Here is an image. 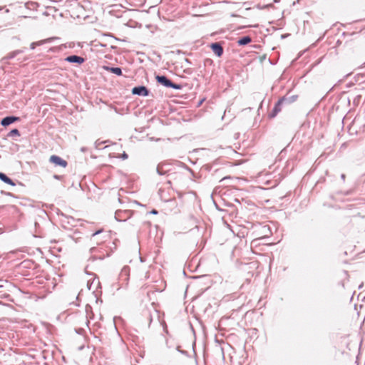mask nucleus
I'll return each instance as SVG.
<instances>
[{"mask_svg": "<svg viewBox=\"0 0 365 365\" xmlns=\"http://www.w3.org/2000/svg\"><path fill=\"white\" fill-rule=\"evenodd\" d=\"M152 317L149 314V321H150V323H149V325L150 324L151 322H152Z\"/></svg>", "mask_w": 365, "mask_h": 365, "instance_id": "2f4dec72", "label": "nucleus"}, {"mask_svg": "<svg viewBox=\"0 0 365 365\" xmlns=\"http://www.w3.org/2000/svg\"><path fill=\"white\" fill-rule=\"evenodd\" d=\"M101 232H102V230H98L96 231L94 233H93L92 237H94L96 235L100 234Z\"/></svg>", "mask_w": 365, "mask_h": 365, "instance_id": "b1692460", "label": "nucleus"}, {"mask_svg": "<svg viewBox=\"0 0 365 365\" xmlns=\"http://www.w3.org/2000/svg\"><path fill=\"white\" fill-rule=\"evenodd\" d=\"M20 120L19 117H16L14 115H9L3 118L1 120V125L4 127L9 126V125Z\"/></svg>", "mask_w": 365, "mask_h": 365, "instance_id": "0eeeda50", "label": "nucleus"}, {"mask_svg": "<svg viewBox=\"0 0 365 365\" xmlns=\"http://www.w3.org/2000/svg\"><path fill=\"white\" fill-rule=\"evenodd\" d=\"M24 52V50H23V49L15 50V51L11 52V53H8L6 56L3 57L1 58V62L3 63H7L9 60L13 59L17 55H19L20 53H22Z\"/></svg>", "mask_w": 365, "mask_h": 365, "instance_id": "9d476101", "label": "nucleus"}, {"mask_svg": "<svg viewBox=\"0 0 365 365\" xmlns=\"http://www.w3.org/2000/svg\"><path fill=\"white\" fill-rule=\"evenodd\" d=\"M104 258L103 256H99V257H96L95 255H93L91 259H92L93 260H95L96 259H103Z\"/></svg>", "mask_w": 365, "mask_h": 365, "instance_id": "5701e85b", "label": "nucleus"}, {"mask_svg": "<svg viewBox=\"0 0 365 365\" xmlns=\"http://www.w3.org/2000/svg\"><path fill=\"white\" fill-rule=\"evenodd\" d=\"M53 177H54V178L58 179V180H60L62 178V176L58 175H55Z\"/></svg>", "mask_w": 365, "mask_h": 365, "instance_id": "cd10ccee", "label": "nucleus"}, {"mask_svg": "<svg viewBox=\"0 0 365 365\" xmlns=\"http://www.w3.org/2000/svg\"><path fill=\"white\" fill-rule=\"evenodd\" d=\"M105 143V141H99V140H96L95 142V147L97 149H100L101 146Z\"/></svg>", "mask_w": 365, "mask_h": 365, "instance_id": "412c9836", "label": "nucleus"}, {"mask_svg": "<svg viewBox=\"0 0 365 365\" xmlns=\"http://www.w3.org/2000/svg\"><path fill=\"white\" fill-rule=\"evenodd\" d=\"M341 180H342L343 181H344V180H345V179H346V175H345V174H341Z\"/></svg>", "mask_w": 365, "mask_h": 365, "instance_id": "c85d7f7f", "label": "nucleus"}, {"mask_svg": "<svg viewBox=\"0 0 365 365\" xmlns=\"http://www.w3.org/2000/svg\"><path fill=\"white\" fill-rule=\"evenodd\" d=\"M150 91L145 86H135L132 89V94L139 96H148Z\"/></svg>", "mask_w": 365, "mask_h": 365, "instance_id": "7ed1b4c3", "label": "nucleus"}, {"mask_svg": "<svg viewBox=\"0 0 365 365\" xmlns=\"http://www.w3.org/2000/svg\"><path fill=\"white\" fill-rule=\"evenodd\" d=\"M86 59L77 55H71L65 58V61L71 63H76L81 65L85 62Z\"/></svg>", "mask_w": 365, "mask_h": 365, "instance_id": "423d86ee", "label": "nucleus"}, {"mask_svg": "<svg viewBox=\"0 0 365 365\" xmlns=\"http://www.w3.org/2000/svg\"><path fill=\"white\" fill-rule=\"evenodd\" d=\"M203 277H205V276H197V277H195V278H196V279H202Z\"/></svg>", "mask_w": 365, "mask_h": 365, "instance_id": "7c9ffc66", "label": "nucleus"}, {"mask_svg": "<svg viewBox=\"0 0 365 365\" xmlns=\"http://www.w3.org/2000/svg\"><path fill=\"white\" fill-rule=\"evenodd\" d=\"M59 220L61 226L66 230H71L72 227H76L78 222V220H76L71 216L66 215L62 212H58Z\"/></svg>", "mask_w": 365, "mask_h": 365, "instance_id": "f257e3e1", "label": "nucleus"}, {"mask_svg": "<svg viewBox=\"0 0 365 365\" xmlns=\"http://www.w3.org/2000/svg\"><path fill=\"white\" fill-rule=\"evenodd\" d=\"M182 87H183L182 85L173 83V81H172V85H170V88H172L175 90H181L182 88Z\"/></svg>", "mask_w": 365, "mask_h": 365, "instance_id": "aec40b11", "label": "nucleus"}, {"mask_svg": "<svg viewBox=\"0 0 365 365\" xmlns=\"http://www.w3.org/2000/svg\"><path fill=\"white\" fill-rule=\"evenodd\" d=\"M213 53L217 56L221 57L224 53V48L220 42L212 43L210 46Z\"/></svg>", "mask_w": 365, "mask_h": 365, "instance_id": "39448f33", "label": "nucleus"}, {"mask_svg": "<svg viewBox=\"0 0 365 365\" xmlns=\"http://www.w3.org/2000/svg\"><path fill=\"white\" fill-rule=\"evenodd\" d=\"M285 99H279L278 101L275 103L273 109L272 110V111L269 113V117L272 118H274L279 112L281 111V106L282 105H283V101H284Z\"/></svg>", "mask_w": 365, "mask_h": 365, "instance_id": "1a4fd4ad", "label": "nucleus"}, {"mask_svg": "<svg viewBox=\"0 0 365 365\" xmlns=\"http://www.w3.org/2000/svg\"><path fill=\"white\" fill-rule=\"evenodd\" d=\"M165 166V164L163 163H160L158 165L156 168V172L159 175H166L168 170H165L164 167Z\"/></svg>", "mask_w": 365, "mask_h": 365, "instance_id": "2eb2a0df", "label": "nucleus"}, {"mask_svg": "<svg viewBox=\"0 0 365 365\" xmlns=\"http://www.w3.org/2000/svg\"><path fill=\"white\" fill-rule=\"evenodd\" d=\"M128 158V154H127V153H125L124 152V153L122 154V158H123V160H125V159H127Z\"/></svg>", "mask_w": 365, "mask_h": 365, "instance_id": "393cba45", "label": "nucleus"}, {"mask_svg": "<svg viewBox=\"0 0 365 365\" xmlns=\"http://www.w3.org/2000/svg\"><path fill=\"white\" fill-rule=\"evenodd\" d=\"M212 63V60L210 58H207V59H205V63Z\"/></svg>", "mask_w": 365, "mask_h": 365, "instance_id": "a878e982", "label": "nucleus"}, {"mask_svg": "<svg viewBox=\"0 0 365 365\" xmlns=\"http://www.w3.org/2000/svg\"><path fill=\"white\" fill-rule=\"evenodd\" d=\"M0 180L8 185H16V183L4 173L0 172Z\"/></svg>", "mask_w": 365, "mask_h": 365, "instance_id": "4468645a", "label": "nucleus"}, {"mask_svg": "<svg viewBox=\"0 0 365 365\" xmlns=\"http://www.w3.org/2000/svg\"><path fill=\"white\" fill-rule=\"evenodd\" d=\"M133 211L130 210H118L115 212V218L117 221H126L131 217Z\"/></svg>", "mask_w": 365, "mask_h": 365, "instance_id": "f03ea898", "label": "nucleus"}, {"mask_svg": "<svg viewBox=\"0 0 365 365\" xmlns=\"http://www.w3.org/2000/svg\"><path fill=\"white\" fill-rule=\"evenodd\" d=\"M185 62H186L187 63L191 64V61H190L188 58H186V59H185Z\"/></svg>", "mask_w": 365, "mask_h": 365, "instance_id": "c756f323", "label": "nucleus"}, {"mask_svg": "<svg viewBox=\"0 0 365 365\" xmlns=\"http://www.w3.org/2000/svg\"><path fill=\"white\" fill-rule=\"evenodd\" d=\"M279 0H275L274 2H277Z\"/></svg>", "mask_w": 365, "mask_h": 365, "instance_id": "f704fd0d", "label": "nucleus"}, {"mask_svg": "<svg viewBox=\"0 0 365 365\" xmlns=\"http://www.w3.org/2000/svg\"><path fill=\"white\" fill-rule=\"evenodd\" d=\"M297 98H298L297 95H292V96L286 95V96H283L282 98H281L280 99H285L284 101H283V103L286 104V105H289V104H291V103H294V101H296Z\"/></svg>", "mask_w": 365, "mask_h": 365, "instance_id": "9b49d317", "label": "nucleus"}, {"mask_svg": "<svg viewBox=\"0 0 365 365\" xmlns=\"http://www.w3.org/2000/svg\"><path fill=\"white\" fill-rule=\"evenodd\" d=\"M202 101H203V100H202V101H200L199 105H201V104H202Z\"/></svg>", "mask_w": 365, "mask_h": 365, "instance_id": "72a5a7b5", "label": "nucleus"}, {"mask_svg": "<svg viewBox=\"0 0 365 365\" xmlns=\"http://www.w3.org/2000/svg\"><path fill=\"white\" fill-rule=\"evenodd\" d=\"M86 317L88 319H93L94 317V314L93 312L92 307L89 304H87L86 306Z\"/></svg>", "mask_w": 365, "mask_h": 365, "instance_id": "f3484780", "label": "nucleus"}, {"mask_svg": "<svg viewBox=\"0 0 365 365\" xmlns=\"http://www.w3.org/2000/svg\"><path fill=\"white\" fill-rule=\"evenodd\" d=\"M14 136H20V132L16 128L12 129L7 134V137H14Z\"/></svg>", "mask_w": 365, "mask_h": 365, "instance_id": "6ab92c4d", "label": "nucleus"}, {"mask_svg": "<svg viewBox=\"0 0 365 365\" xmlns=\"http://www.w3.org/2000/svg\"><path fill=\"white\" fill-rule=\"evenodd\" d=\"M155 79L158 83L166 88H170V85H172V81L170 80L166 76L157 75L155 76Z\"/></svg>", "mask_w": 365, "mask_h": 365, "instance_id": "6e6552de", "label": "nucleus"}, {"mask_svg": "<svg viewBox=\"0 0 365 365\" xmlns=\"http://www.w3.org/2000/svg\"><path fill=\"white\" fill-rule=\"evenodd\" d=\"M105 70L114 73L118 76H122V69L120 67H110V66H105Z\"/></svg>", "mask_w": 365, "mask_h": 365, "instance_id": "ddd939ff", "label": "nucleus"}, {"mask_svg": "<svg viewBox=\"0 0 365 365\" xmlns=\"http://www.w3.org/2000/svg\"><path fill=\"white\" fill-rule=\"evenodd\" d=\"M51 39L52 38H48L46 40H43V41H36V42H33V43H31L30 48H31V49H34L37 46H41V45H43V43H45L46 42L51 41Z\"/></svg>", "mask_w": 365, "mask_h": 365, "instance_id": "dca6fc26", "label": "nucleus"}, {"mask_svg": "<svg viewBox=\"0 0 365 365\" xmlns=\"http://www.w3.org/2000/svg\"><path fill=\"white\" fill-rule=\"evenodd\" d=\"M158 212L156 210H155V209H153V210H152L150 211V213H151V214H153V215H157V214H158Z\"/></svg>", "mask_w": 365, "mask_h": 365, "instance_id": "bb28decb", "label": "nucleus"}, {"mask_svg": "<svg viewBox=\"0 0 365 365\" xmlns=\"http://www.w3.org/2000/svg\"><path fill=\"white\" fill-rule=\"evenodd\" d=\"M252 42V38L250 36H244L240 38L237 43L239 46H245Z\"/></svg>", "mask_w": 365, "mask_h": 365, "instance_id": "f8f14e48", "label": "nucleus"}, {"mask_svg": "<svg viewBox=\"0 0 365 365\" xmlns=\"http://www.w3.org/2000/svg\"><path fill=\"white\" fill-rule=\"evenodd\" d=\"M86 150V148H81V151H83V152H84Z\"/></svg>", "mask_w": 365, "mask_h": 365, "instance_id": "473e14b6", "label": "nucleus"}, {"mask_svg": "<svg viewBox=\"0 0 365 365\" xmlns=\"http://www.w3.org/2000/svg\"><path fill=\"white\" fill-rule=\"evenodd\" d=\"M49 162L55 165V166H60L62 168H66L68 165L66 160L56 155H53L50 157Z\"/></svg>", "mask_w": 365, "mask_h": 365, "instance_id": "20e7f679", "label": "nucleus"}, {"mask_svg": "<svg viewBox=\"0 0 365 365\" xmlns=\"http://www.w3.org/2000/svg\"><path fill=\"white\" fill-rule=\"evenodd\" d=\"M1 9H2V8H1V7H0V11H1Z\"/></svg>", "mask_w": 365, "mask_h": 365, "instance_id": "c9c22d12", "label": "nucleus"}, {"mask_svg": "<svg viewBox=\"0 0 365 365\" xmlns=\"http://www.w3.org/2000/svg\"><path fill=\"white\" fill-rule=\"evenodd\" d=\"M38 6V4L36 2L29 1L25 4V7L31 10H36Z\"/></svg>", "mask_w": 365, "mask_h": 365, "instance_id": "a211bd4d", "label": "nucleus"}, {"mask_svg": "<svg viewBox=\"0 0 365 365\" xmlns=\"http://www.w3.org/2000/svg\"><path fill=\"white\" fill-rule=\"evenodd\" d=\"M97 251H98V248H97V247H91V248L90 249V252H91V254H94V253H96Z\"/></svg>", "mask_w": 365, "mask_h": 365, "instance_id": "4be33fe9", "label": "nucleus"}]
</instances>
